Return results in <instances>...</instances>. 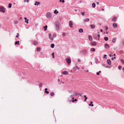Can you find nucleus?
I'll return each mask as SVG.
<instances>
[{
  "instance_id": "nucleus-33",
  "label": "nucleus",
  "mask_w": 124,
  "mask_h": 124,
  "mask_svg": "<svg viewBox=\"0 0 124 124\" xmlns=\"http://www.w3.org/2000/svg\"><path fill=\"white\" fill-rule=\"evenodd\" d=\"M19 41H16L15 42V44H19Z\"/></svg>"
},
{
  "instance_id": "nucleus-16",
  "label": "nucleus",
  "mask_w": 124,
  "mask_h": 124,
  "mask_svg": "<svg viewBox=\"0 0 124 124\" xmlns=\"http://www.w3.org/2000/svg\"><path fill=\"white\" fill-rule=\"evenodd\" d=\"M116 38H114L112 40V42L113 43H115L116 42Z\"/></svg>"
},
{
  "instance_id": "nucleus-61",
  "label": "nucleus",
  "mask_w": 124,
  "mask_h": 124,
  "mask_svg": "<svg viewBox=\"0 0 124 124\" xmlns=\"http://www.w3.org/2000/svg\"><path fill=\"white\" fill-rule=\"evenodd\" d=\"M89 106H91V103H90V104H89Z\"/></svg>"
},
{
  "instance_id": "nucleus-22",
  "label": "nucleus",
  "mask_w": 124,
  "mask_h": 124,
  "mask_svg": "<svg viewBox=\"0 0 124 124\" xmlns=\"http://www.w3.org/2000/svg\"><path fill=\"white\" fill-rule=\"evenodd\" d=\"M47 26L46 25L44 27V29L45 31H46L47 29Z\"/></svg>"
},
{
  "instance_id": "nucleus-50",
  "label": "nucleus",
  "mask_w": 124,
  "mask_h": 124,
  "mask_svg": "<svg viewBox=\"0 0 124 124\" xmlns=\"http://www.w3.org/2000/svg\"><path fill=\"white\" fill-rule=\"evenodd\" d=\"M47 90V88H46L45 89V91H46Z\"/></svg>"
},
{
  "instance_id": "nucleus-14",
  "label": "nucleus",
  "mask_w": 124,
  "mask_h": 124,
  "mask_svg": "<svg viewBox=\"0 0 124 124\" xmlns=\"http://www.w3.org/2000/svg\"><path fill=\"white\" fill-rule=\"evenodd\" d=\"M109 65H110L111 64V61L109 59H108L107 61Z\"/></svg>"
},
{
  "instance_id": "nucleus-21",
  "label": "nucleus",
  "mask_w": 124,
  "mask_h": 124,
  "mask_svg": "<svg viewBox=\"0 0 124 124\" xmlns=\"http://www.w3.org/2000/svg\"><path fill=\"white\" fill-rule=\"evenodd\" d=\"M56 27L57 30L58 31L59 28V25H58L56 24Z\"/></svg>"
},
{
  "instance_id": "nucleus-24",
  "label": "nucleus",
  "mask_w": 124,
  "mask_h": 124,
  "mask_svg": "<svg viewBox=\"0 0 124 124\" xmlns=\"http://www.w3.org/2000/svg\"><path fill=\"white\" fill-rule=\"evenodd\" d=\"M85 22H87L89 21V19L88 18H86L84 19V20Z\"/></svg>"
},
{
  "instance_id": "nucleus-63",
  "label": "nucleus",
  "mask_w": 124,
  "mask_h": 124,
  "mask_svg": "<svg viewBox=\"0 0 124 124\" xmlns=\"http://www.w3.org/2000/svg\"><path fill=\"white\" fill-rule=\"evenodd\" d=\"M116 55V54H113V56H115Z\"/></svg>"
},
{
  "instance_id": "nucleus-7",
  "label": "nucleus",
  "mask_w": 124,
  "mask_h": 124,
  "mask_svg": "<svg viewBox=\"0 0 124 124\" xmlns=\"http://www.w3.org/2000/svg\"><path fill=\"white\" fill-rule=\"evenodd\" d=\"M73 23L71 21H70L69 22V26L71 27H72V25Z\"/></svg>"
},
{
  "instance_id": "nucleus-12",
  "label": "nucleus",
  "mask_w": 124,
  "mask_h": 124,
  "mask_svg": "<svg viewBox=\"0 0 124 124\" xmlns=\"http://www.w3.org/2000/svg\"><path fill=\"white\" fill-rule=\"evenodd\" d=\"M116 16H115L113 17L112 20V21L114 22L116 21Z\"/></svg>"
},
{
  "instance_id": "nucleus-17",
  "label": "nucleus",
  "mask_w": 124,
  "mask_h": 124,
  "mask_svg": "<svg viewBox=\"0 0 124 124\" xmlns=\"http://www.w3.org/2000/svg\"><path fill=\"white\" fill-rule=\"evenodd\" d=\"M51 34H49V37L50 39L51 40H53V38H51Z\"/></svg>"
},
{
  "instance_id": "nucleus-28",
  "label": "nucleus",
  "mask_w": 124,
  "mask_h": 124,
  "mask_svg": "<svg viewBox=\"0 0 124 124\" xmlns=\"http://www.w3.org/2000/svg\"><path fill=\"white\" fill-rule=\"evenodd\" d=\"M104 39L106 41H107L108 40V38L107 37H105L104 38Z\"/></svg>"
},
{
  "instance_id": "nucleus-59",
  "label": "nucleus",
  "mask_w": 124,
  "mask_h": 124,
  "mask_svg": "<svg viewBox=\"0 0 124 124\" xmlns=\"http://www.w3.org/2000/svg\"><path fill=\"white\" fill-rule=\"evenodd\" d=\"M82 2V1L81 0H80L79 1L80 3H81Z\"/></svg>"
},
{
  "instance_id": "nucleus-23",
  "label": "nucleus",
  "mask_w": 124,
  "mask_h": 124,
  "mask_svg": "<svg viewBox=\"0 0 124 124\" xmlns=\"http://www.w3.org/2000/svg\"><path fill=\"white\" fill-rule=\"evenodd\" d=\"M83 31V30L82 29H80L79 30V32L80 33H82Z\"/></svg>"
},
{
  "instance_id": "nucleus-52",
  "label": "nucleus",
  "mask_w": 124,
  "mask_h": 124,
  "mask_svg": "<svg viewBox=\"0 0 124 124\" xmlns=\"http://www.w3.org/2000/svg\"><path fill=\"white\" fill-rule=\"evenodd\" d=\"M100 31L101 32H103V31L101 29L100 30Z\"/></svg>"
},
{
  "instance_id": "nucleus-3",
  "label": "nucleus",
  "mask_w": 124,
  "mask_h": 124,
  "mask_svg": "<svg viewBox=\"0 0 124 124\" xmlns=\"http://www.w3.org/2000/svg\"><path fill=\"white\" fill-rule=\"evenodd\" d=\"M46 16L48 18H50L52 17V15L50 13L47 12L46 14Z\"/></svg>"
},
{
  "instance_id": "nucleus-8",
  "label": "nucleus",
  "mask_w": 124,
  "mask_h": 124,
  "mask_svg": "<svg viewBox=\"0 0 124 124\" xmlns=\"http://www.w3.org/2000/svg\"><path fill=\"white\" fill-rule=\"evenodd\" d=\"M24 19L25 20V22L27 24L28 23L29 20L27 19V18L26 17H25L24 18Z\"/></svg>"
},
{
  "instance_id": "nucleus-48",
  "label": "nucleus",
  "mask_w": 124,
  "mask_h": 124,
  "mask_svg": "<svg viewBox=\"0 0 124 124\" xmlns=\"http://www.w3.org/2000/svg\"><path fill=\"white\" fill-rule=\"evenodd\" d=\"M19 35V34L18 33H17V35L16 36V37H18V35Z\"/></svg>"
},
{
  "instance_id": "nucleus-1",
  "label": "nucleus",
  "mask_w": 124,
  "mask_h": 124,
  "mask_svg": "<svg viewBox=\"0 0 124 124\" xmlns=\"http://www.w3.org/2000/svg\"><path fill=\"white\" fill-rule=\"evenodd\" d=\"M97 34H94L93 35L94 38L95 39H98L99 40L100 37V35L99 34V32H97Z\"/></svg>"
},
{
  "instance_id": "nucleus-15",
  "label": "nucleus",
  "mask_w": 124,
  "mask_h": 124,
  "mask_svg": "<svg viewBox=\"0 0 124 124\" xmlns=\"http://www.w3.org/2000/svg\"><path fill=\"white\" fill-rule=\"evenodd\" d=\"M33 43L34 44L35 46L37 45L38 43V42L36 41H34Z\"/></svg>"
},
{
  "instance_id": "nucleus-47",
  "label": "nucleus",
  "mask_w": 124,
  "mask_h": 124,
  "mask_svg": "<svg viewBox=\"0 0 124 124\" xmlns=\"http://www.w3.org/2000/svg\"><path fill=\"white\" fill-rule=\"evenodd\" d=\"M78 62H81V61L79 59H78Z\"/></svg>"
},
{
  "instance_id": "nucleus-62",
  "label": "nucleus",
  "mask_w": 124,
  "mask_h": 124,
  "mask_svg": "<svg viewBox=\"0 0 124 124\" xmlns=\"http://www.w3.org/2000/svg\"><path fill=\"white\" fill-rule=\"evenodd\" d=\"M123 70H124V67L123 68Z\"/></svg>"
},
{
  "instance_id": "nucleus-57",
  "label": "nucleus",
  "mask_w": 124,
  "mask_h": 124,
  "mask_svg": "<svg viewBox=\"0 0 124 124\" xmlns=\"http://www.w3.org/2000/svg\"><path fill=\"white\" fill-rule=\"evenodd\" d=\"M104 57H106V56H107V55H106V54H105V55H104Z\"/></svg>"
},
{
  "instance_id": "nucleus-18",
  "label": "nucleus",
  "mask_w": 124,
  "mask_h": 124,
  "mask_svg": "<svg viewBox=\"0 0 124 124\" xmlns=\"http://www.w3.org/2000/svg\"><path fill=\"white\" fill-rule=\"evenodd\" d=\"M40 4V2L36 1L35 2V3L34 4V5H37V6H38Z\"/></svg>"
},
{
  "instance_id": "nucleus-43",
  "label": "nucleus",
  "mask_w": 124,
  "mask_h": 124,
  "mask_svg": "<svg viewBox=\"0 0 124 124\" xmlns=\"http://www.w3.org/2000/svg\"><path fill=\"white\" fill-rule=\"evenodd\" d=\"M81 14L83 16L84 15V12H81Z\"/></svg>"
},
{
  "instance_id": "nucleus-58",
  "label": "nucleus",
  "mask_w": 124,
  "mask_h": 124,
  "mask_svg": "<svg viewBox=\"0 0 124 124\" xmlns=\"http://www.w3.org/2000/svg\"><path fill=\"white\" fill-rule=\"evenodd\" d=\"M22 17H21L20 19L19 20H22Z\"/></svg>"
},
{
  "instance_id": "nucleus-25",
  "label": "nucleus",
  "mask_w": 124,
  "mask_h": 124,
  "mask_svg": "<svg viewBox=\"0 0 124 124\" xmlns=\"http://www.w3.org/2000/svg\"><path fill=\"white\" fill-rule=\"evenodd\" d=\"M41 49L39 47H37L36 49V50L37 51H39Z\"/></svg>"
},
{
  "instance_id": "nucleus-51",
  "label": "nucleus",
  "mask_w": 124,
  "mask_h": 124,
  "mask_svg": "<svg viewBox=\"0 0 124 124\" xmlns=\"http://www.w3.org/2000/svg\"><path fill=\"white\" fill-rule=\"evenodd\" d=\"M96 4H97V5H99V2H97L96 3Z\"/></svg>"
},
{
  "instance_id": "nucleus-38",
  "label": "nucleus",
  "mask_w": 124,
  "mask_h": 124,
  "mask_svg": "<svg viewBox=\"0 0 124 124\" xmlns=\"http://www.w3.org/2000/svg\"><path fill=\"white\" fill-rule=\"evenodd\" d=\"M95 62L96 63H98V61L97 59H95Z\"/></svg>"
},
{
  "instance_id": "nucleus-13",
  "label": "nucleus",
  "mask_w": 124,
  "mask_h": 124,
  "mask_svg": "<svg viewBox=\"0 0 124 124\" xmlns=\"http://www.w3.org/2000/svg\"><path fill=\"white\" fill-rule=\"evenodd\" d=\"M62 73L64 75H66L68 74V71H64L62 72Z\"/></svg>"
},
{
  "instance_id": "nucleus-30",
  "label": "nucleus",
  "mask_w": 124,
  "mask_h": 124,
  "mask_svg": "<svg viewBox=\"0 0 124 124\" xmlns=\"http://www.w3.org/2000/svg\"><path fill=\"white\" fill-rule=\"evenodd\" d=\"M84 97L85 98V99H84V101H85L86 100V99H87V98L86 97V96L85 95H84Z\"/></svg>"
},
{
  "instance_id": "nucleus-29",
  "label": "nucleus",
  "mask_w": 124,
  "mask_h": 124,
  "mask_svg": "<svg viewBox=\"0 0 124 124\" xmlns=\"http://www.w3.org/2000/svg\"><path fill=\"white\" fill-rule=\"evenodd\" d=\"M50 95L51 96H53L54 95V92H52L50 93Z\"/></svg>"
},
{
  "instance_id": "nucleus-39",
  "label": "nucleus",
  "mask_w": 124,
  "mask_h": 124,
  "mask_svg": "<svg viewBox=\"0 0 124 124\" xmlns=\"http://www.w3.org/2000/svg\"><path fill=\"white\" fill-rule=\"evenodd\" d=\"M56 12H57V13H58V11H57V10H56V9L54 11V13H56Z\"/></svg>"
},
{
  "instance_id": "nucleus-26",
  "label": "nucleus",
  "mask_w": 124,
  "mask_h": 124,
  "mask_svg": "<svg viewBox=\"0 0 124 124\" xmlns=\"http://www.w3.org/2000/svg\"><path fill=\"white\" fill-rule=\"evenodd\" d=\"M90 50L92 52H94L95 51V49L93 48H92Z\"/></svg>"
},
{
  "instance_id": "nucleus-9",
  "label": "nucleus",
  "mask_w": 124,
  "mask_h": 124,
  "mask_svg": "<svg viewBox=\"0 0 124 124\" xmlns=\"http://www.w3.org/2000/svg\"><path fill=\"white\" fill-rule=\"evenodd\" d=\"M97 43L95 42H92L91 43V45L93 46L95 45Z\"/></svg>"
},
{
  "instance_id": "nucleus-49",
  "label": "nucleus",
  "mask_w": 124,
  "mask_h": 124,
  "mask_svg": "<svg viewBox=\"0 0 124 124\" xmlns=\"http://www.w3.org/2000/svg\"><path fill=\"white\" fill-rule=\"evenodd\" d=\"M97 74L98 75H99V72H97Z\"/></svg>"
},
{
  "instance_id": "nucleus-44",
  "label": "nucleus",
  "mask_w": 124,
  "mask_h": 124,
  "mask_svg": "<svg viewBox=\"0 0 124 124\" xmlns=\"http://www.w3.org/2000/svg\"><path fill=\"white\" fill-rule=\"evenodd\" d=\"M62 36L64 37V36L65 35V33H62Z\"/></svg>"
},
{
  "instance_id": "nucleus-60",
  "label": "nucleus",
  "mask_w": 124,
  "mask_h": 124,
  "mask_svg": "<svg viewBox=\"0 0 124 124\" xmlns=\"http://www.w3.org/2000/svg\"><path fill=\"white\" fill-rule=\"evenodd\" d=\"M1 24H0V28L1 27Z\"/></svg>"
},
{
  "instance_id": "nucleus-45",
  "label": "nucleus",
  "mask_w": 124,
  "mask_h": 124,
  "mask_svg": "<svg viewBox=\"0 0 124 124\" xmlns=\"http://www.w3.org/2000/svg\"><path fill=\"white\" fill-rule=\"evenodd\" d=\"M45 93H46L48 94L49 93V92L48 91H45Z\"/></svg>"
},
{
  "instance_id": "nucleus-41",
  "label": "nucleus",
  "mask_w": 124,
  "mask_h": 124,
  "mask_svg": "<svg viewBox=\"0 0 124 124\" xmlns=\"http://www.w3.org/2000/svg\"><path fill=\"white\" fill-rule=\"evenodd\" d=\"M122 68V67L120 66H119L118 67V69L119 70H121Z\"/></svg>"
},
{
  "instance_id": "nucleus-19",
  "label": "nucleus",
  "mask_w": 124,
  "mask_h": 124,
  "mask_svg": "<svg viewBox=\"0 0 124 124\" xmlns=\"http://www.w3.org/2000/svg\"><path fill=\"white\" fill-rule=\"evenodd\" d=\"M90 26L92 29L94 28L95 27V26L94 25L92 24L90 25Z\"/></svg>"
},
{
  "instance_id": "nucleus-6",
  "label": "nucleus",
  "mask_w": 124,
  "mask_h": 124,
  "mask_svg": "<svg viewBox=\"0 0 124 124\" xmlns=\"http://www.w3.org/2000/svg\"><path fill=\"white\" fill-rule=\"evenodd\" d=\"M113 26L114 28H116L117 27V25L116 23H115L113 24Z\"/></svg>"
},
{
  "instance_id": "nucleus-36",
  "label": "nucleus",
  "mask_w": 124,
  "mask_h": 124,
  "mask_svg": "<svg viewBox=\"0 0 124 124\" xmlns=\"http://www.w3.org/2000/svg\"><path fill=\"white\" fill-rule=\"evenodd\" d=\"M121 63L123 64H124V60H123L122 59L121 60Z\"/></svg>"
},
{
  "instance_id": "nucleus-11",
  "label": "nucleus",
  "mask_w": 124,
  "mask_h": 124,
  "mask_svg": "<svg viewBox=\"0 0 124 124\" xmlns=\"http://www.w3.org/2000/svg\"><path fill=\"white\" fill-rule=\"evenodd\" d=\"M105 47L106 49H108L109 48V45L107 44H106L105 45Z\"/></svg>"
},
{
  "instance_id": "nucleus-27",
  "label": "nucleus",
  "mask_w": 124,
  "mask_h": 124,
  "mask_svg": "<svg viewBox=\"0 0 124 124\" xmlns=\"http://www.w3.org/2000/svg\"><path fill=\"white\" fill-rule=\"evenodd\" d=\"M51 47L52 48H53L54 47V44H52L51 45Z\"/></svg>"
},
{
  "instance_id": "nucleus-4",
  "label": "nucleus",
  "mask_w": 124,
  "mask_h": 124,
  "mask_svg": "<svg viewBox=\"0 0 124 124\" xmlns=\"http://www.w3.org/2000/svg\"><path fill=\"white\" fill-rule=\"evenodd\" d=\"M0 11L4 13L5 11V8L3 6H0Z\"/></svg>"
},
{
  "instance_id": "nucleus-40",
  "label": "nucleus",
  "mask_w": 124,
  "mask_h": 124,
  "mask_svg": "<svg viewBox=\"0 0 124 124\" xmlns=\"http://www.w3.org/2000/svg\"><path fill=\"white\" fill-rule=\"evenodd\" d=\"M56 34H54L53 35V36L54 37H56Z\"/></svg>"
},
{
  "instance_id": "nucleus-64",
  "label": "nucleus",
  "mask_w": 124,
  "mask_h": 124,
  "mask_svg": "<svg viewBox=\"0 0 124 124\" xmlns=\"http://www.w3.org/2000/svg\"><path fill=\"white\" fill-rule=\"evenodd\" d=\"M109 56H110V57H111V54H109Z\"/></svg>"
},
{
  "instance_id": "nucleus-20",
  "label": "nucleus",
  "mask_w": 124,
  "mask_h": 124,
  "mask_svg": "<svg viewBox=\"0 0 124 124\" xmlns=\"http://www.w3.org/2000/svg\"><path fill=\"white\" fill-rule=\"evenodd\" d=\"M89 39L90 41H92V37L90 36H89Z\"/></svg>"
},
{
  "instance_id": "nucleus-55",
  "label": "nucleus",
  "mask_w": 124,
  "mask_h": 124,
  "mask_svg": "<svg viewBox=\"0 0 124 124\" xmlns=\"http://www.w3.org/2000/svg\"><path fill=\"white\" fill-rule=\"evenodd\" d=\"M92 106V107H93V104H91V105Z\"/></svg>"
},
{
  "instance_id": "nucleus-53",
  "label": "nucleus",
  "mask_w": 124,
  "mask_h": 124,
  "mask_svg": "<svg viewBox=\"0 0 124 124\" xmlns=\"http://www.w3.org/2000/svg\"><path fill=\"white\" fill-rule=\"evenodd\" d=\"M117 48V47L116 48H114V50H115Z\"/></svg>"
},
{
  "instance_id": "nucleus-46",
  "label": "nucleus",
  "mask_w": 124,
  "mask_h": 124,
  "mask_svg": "<svg viewBox=\"0 0 124 124\" xmlns=\"http://www.w3.org/2000/svg\"><path fill=\"white\" fill-rule=\"evenodd\" d=\"M108 28L107 26H106V31H107L108 30Z\"/></svg>"
},
{
  "instance_id": "nucleus-32",
  "label": "nucleus",
  "mask_w": 124,
  "mask_h": 124,
  "mask_svg": "<svg viewBox=\"0 0 124 124\" xmlns=\"http://www.w3.org/2000/svg\"><path fill=\"white\" fill-rule=\"evenodd\" d=\"M12 5V4L11 3H9V4L8 7L10 8H11V7Z\"/></svg>"
},
{
  "instance_id": "nucleus-31",
  "label": "nucleus",
  "mask_w": 124,
  "mask_h": 124,
  "mask_svg": "<svg viewBox=\"0 0 124 124\" xmlns=\"http://www.w3.org/2000/svg\"><path fill=\"white\" fill-rule=\"evenodd\" d=\"M92 7L93 8H94L95 7V4L94 3H93L92 4Z\"/></svg>"
},
{
  "instance_id": "nucleus-42",
  "label": "nucleus",
  "mask_w": 124,
  "mask_h": 124,
  "mask_svg": "<svg viewBox=\"0 0 124 124\" xmlns=\"http://www.w3.org/2000/svg\"><path fill=\"white\" fill-rule=\"evenodd\" d=\"M39 86L41 87L42 86V84L41 83H40V84H39Z\"/></svg>"
},
{
  "instance_id": "nucleus-35",
  "label": "nucleus",
  "mask_w": 124,
  "mask_h": 124,
  "mask_svg": "<svg viewBox=\"0 0 124 124\" xmlns=\"http://www.w3.org/2000/svg\"><path fill=\"white\" fill-rule=\"evenodd\" d=\"M52 56L53 57V58H54V53H52Z\"/></svg>"
},
{
  "instance_id": "nucleus-56",
  "label": "nucleus",
  "mask_w": 124,
  "mask_h": 124,
  "mask_svg": "<svg viewBox=\"0 0 124 124\" xmlns=\"http://www.w3.org/2000/svg\"><path fill=\"white\" fill-rule=\"evenodd\" d=\"M90 102L91 104H92L93 103V102L92 101H91Z\"/></svg>"
},
{
  "instance_id": "nucleus-10",
  "label": "nucleus",
  "mask_w": 124,
  "mask_h": 124,
  "mask_svg": "<svg viewBox=\"0 0 124 124\" xmlns=\"http://www.w3.org/2000/svg\"><path fill=\"white\" fill-rule=\"evenodd\" d=\"M75 93V94H73L72 96H70L69 97H70L71 98H72V99L73 100V99H74V97H72L74 96V95L76 96L78 95V94H77L76 93Z\"/></svg>"
},
{
  "instance_id": "nucleus-2",
  "label": "nucleus",
  "mask_w": 124,
  "mask_h": 124,
  "mask_svg": "<svg viewBox=\"0 0 124 124\" xmlns=\"http://www.w3.org/2000/svg\"><path fill=\"white\" fill-rule=\"evenodd\" d=\"M66 61L67 62L69 65L71 62V59L70 57H68L66 59Z\"/></svg>"
},
{
  "instance_id": "nucleus-5",
  "label": "nucleus",
  "mask_w": 124,
  "mask_h": 124,
  "mask_svg": "<svg viewBox=\"0 0 124 124\" xmlns=\"http://www.w3.org/2000/svg\"><path fill=\"white\" fill-rule=\"evenodd\" d=\"M87 53V50L86 49H84L81 51V53L83 54H85Z\"/></svg>"
},
{
  "instance_id": "nucleus-37",
  "label": "nucleus",
  "mask_w": 124,
  "mask_h": 124,
  "mask_svg": "<svg viewBox=\"0 0 124 124\" xmlns=\"http://www.w3.org/2000/svg\"><path fill=\"white\" fill-rule=\"evenodd\" d=\"M59 1L60 2H62L63 3H64L65 2V1L64 0H60Z\"/></svg>"
},
{
  "instance_id": "nucleus-34",
  "label": "nucleus",
  "mask_w": 124,
  "mask_h": 124,
  "mask_svg": "<svg viewBox=\"0 0 124 124\" xmlns=\"http://www.w3.org/2000/svg\"><path fill=\"white\" fill-rule=\"evenodd\" d=\"M77 101V99H74V100H73L72 101V102H74V101Z\"/></svg>"
},
{
  "instance_id": "nucleus-54",
  "label": "nucleus",
  "mask_w": 124,
  "mask_h": 124,
  "mask_svg": "<svg viewBox=\"0 0 124 124\" xmlns=\"http://www.w3.org/2000/svg\"><path fill=\"white\" fill-rule=\"evenodd\" d=\"M77 69L79 70V68L78 67H77Z\"/></svg>"
}]
</instances>
